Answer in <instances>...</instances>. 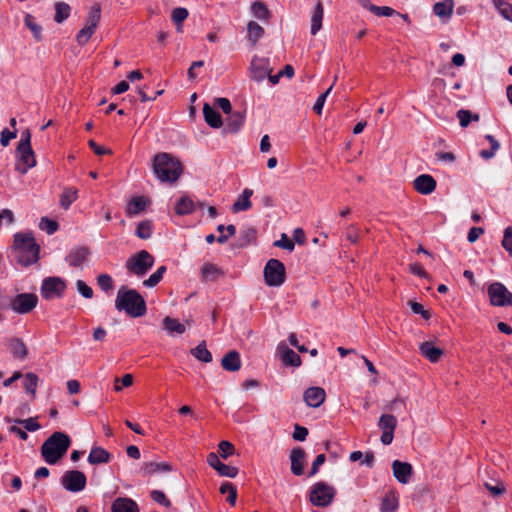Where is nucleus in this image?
Instances as JSON below:
<instances>
[{
    "instance_id": "0e129e2a",
    "label": "nucleus",
    "mask_w": 512,
    "mask_h": 512,
    "mask_svg": "<svg viewBox=\"0 0 512 512\" xmlns=\"http://www.w3.org/2000/svg\"><path fill=\"white\" fill-rule=\"evenodd\" d=\"M408 305L413 313L421 315L424 319H429L431 317L430 312L425 310L422 304L410 300Z\"/></svg>"
},
{
    "instance_id": "4c0bfd02",
    "label": "nucleus",
    "mask_w": 512,
    "mask_h": 512,
    "mask_svg": "<svg viewBox=\"0 0 512 512\" xmlns=\"http://www.w3.org/2000/svg\"><path fill=\"white\" fill-rule=\"evenodd\" d=\"M378 426L382 432H394L397 426V419L392 414H383L379 418Z\"/></svg>"
},
{
    "instance_id": "2f4dec72",
    "label": "nucleus",
    "mask_w": 512,
    "mask_h": 512,
    "mask_svg": "<svg viewBox=\"0 0 512 512\" xmlns=\"http://www.w3.org/2000/svg\"><path fill=\"white\" fill-rule=\"evenodd\" d=\"M195 209V204L189 196H182L175 205L176 214L183 216L192 213Z\"/></svg>"
},
{
    "instance_id": "f3484780",
    "label": "nucleus",
    "mask_w": 512,
    "mask_h": 512,
    "mask_svg": "<svg viewBox=\"0 0 512 512\" xmlns=\"http://www.w3.org/2000/svg\"><path fill=\"white\" fill-rule=\"evenodd\" d=\"M303 398L309 407L317 408L324 403L326 399V393L325 390L321 387H309L305 390Z\"/></svg>"
},
{
    "instance_id": "a211bd4d",
    "label": "nucleus",
    "mask_w": 512,
    "mask_h": 512,
    "mask_svg": "<svg viewBox=\"0 0 512 512\" xmlns=\"http://www.w3.org/2000/svg\"><path fill=\"white\" fill-rule=\"evenodd\" d=\"M414 189L423 195H429L436 189L435 179L428 174H421L413 181Z\"/></svg>"
},
{
    "instance_id": "09e8293b",
    "label": "nucleus",
    "mask_w": 512,
    "mask_h": 512,
    "mask_svg": "<svg viewBox=\"0 0 512 512\" xmlns=\"http://www.w3.org/2000/svg\"><path fill=\"white\" fill-rule=\"evenodd\" d=\"M4 420L7 423L15 422L18 424H21L24 426V428L28 431L34 432L38 429H40V425L37 423V421L34 418H28V419H15L13 420L11 417L6 416Z\"/></svg>"
},
{
    "instance_id": "f704fd0d",
    "label": "nucleus",
    "mask_w": 512,
    "mask_h": 512,
    "mask_svg": "<svg viewBox=\"0 0 512 512\" xmlns=\"http://www.w3.org/2000/svg\"><path fill=\"white\" fill-rule=\"evenodd\" d=\"M78 198V190L74 187H67L64 189L60 197V205L63 209L67 210L71 204Z\"/></svg>"
},
{
    "instance_id": "338daca9",
    "label": "nucleus",
    "mask_w": 512,
    "mask_h": 512,
    "mask_svg": "<svg viewBox=\"0 0 512 512\" xmlns=\"http://www.w3.org/2000/svg\"><path fill=\"white\" fill-rule=\"evenodd\" d=\"M346 239L351 244H356L359 238V229L356 225H350L347 227L345 232Z\"/></svg>"
},
{
    "instance_id": "9b49d317",
    "label": "nucleus",
    "mask_w": 512,
    "mask_h": 512,
    "mask_svg": "<svg viewBox=\"0 0 512 512\" xmlns=\"http://www.w3.org/2000/svg\"><path fill=\"white\" fill-rule=\"evenodd\" d=\"M37 303V295L32 293H22L18 294L11 300L10 307L13 311L19 314H27L37 306Z\"/></svg>"
},
{
    "instance_id": "4468645a",
    "label": "nucleus",
    "mask_w": 512,
    "mask_h": 512,
    "mask_svg": "<svg viewBox=\"0 0 512 512\" xmlns=\"http://www.w3.org/2000/svg\"><path fill=\"white\" fill-rule=\"evenodd\" d=\"M291 463V472L295 476H301L304 473V466L306 462V452L301 447H295L291 450L289 455Z\"/></svg>"
},
{
    "instance_id": "f8f14e48",
    "label": "nucleus",
    "mask_w": 512,
    "mask_h": 512,
    "mask_svg": "<svg viewBox=\"0 0 512 512\" xmlns=\"http://www.w3.org/2000/svg\"><path fill=\"white\" fill-rule=\"evenodd\" d=\"M17 163L15 169L21 173L26 174L29 169L36 165L35 154L31 146H22L16 148Z\"/></svg>"
},
{
    "instance_id": "39448f33",
    "label": "nucleus",
    "mask_w": 512,
    "mask_h": 512,
    "mask_svg": "<svg viewBox=\"0 0 512 512\" xmlns=\"http://www.w3.org/2000/svg\"><path fill=\"white\" fill-rule=\"evenodd\" d=\"M154 257L146 250L129 257L125 263L128 273L138 277L144 276L154 265Z\"/></svg>"
},
{
    "instance_id": "6ab92c4d",
    "label": "nucleus",
    "mask_w": 512,
    "mask_h": 512,
    "mask_svg": "<svg viewBox=\"0 0 512 512\" xmlns=\"http://www.w3.org/2000/svg\"><path fill=\"white\" fill-rule=\"evenodd\" d=\"M245 115L241 111H232L227 114L224 131L227 133H236L244 125Z\"/></svg>"
},
{
    "instance_id": "37998d69",
    "label": "nucleus",
    "mask_w": 512,
    "mask_h": 512,
    "mask_svg": "<svg viewBox=\"0 0 512 512\" xmlns=\"http://www.w3.org/2000/svg\"><path fill=\"white\" fill-rule=\"evenodd\" d=\"M38 381V376L32 372L27 373L24 377L23 387L26 392L31 394L32 398L35 397Z\"/></svg>"
},
{
    "instance_id": "f03ea898",
    "label": "nucleus",
    "mask_w": 512,
    "mask_h": 512,
    "mask_svg": "<svg viewBox=\"0 0 512 512\" xmlns=\"http://www.w3.org/2000/svg\"><path fill=\"white\" fill-rule=\"evenodd\" d=\"M115 308L133 318L142 317L147 312L146 302L142 295L137 290L125 286H121L117 292Z\"/></svg>"
},
{
    "instance_id": "e433bc0d",
    "label": "nucleus",
    "mask_w": 512,
    "mask_h": 512,
    "mask_svg": "<svg viewBox=\"0 0 512 512\" xmlns=\"http://www.w3.org/2000/svg\"><path fill=\"white\" fill-rule=\"evenodd\" d=\"M55 15L54 21L56 23H62L69 18L71 13V7L65 2H56L54 5Z\"/></svg>"
},
{
    "instance_id": "f257e3e1",
    "label": "nucleus",
    "mask_w": 512,
    "mask_h": 512,
    "mask_svg": "<svg viewBox=\"0 0 512 512\" xmlns=\"http://www.w3.org/2000/svg\"><path fill=\"white\" fill-rule=\"evenodd\" d=\"M12 249L21 266L28 267L39 260L40 246L36 243L31 231L15 233Z\"/></svg>"
},
{
    "instance_id": "8fccbe9b",
    "label": "nucleus",
    "mask_w": 512,
    "mask_h": 512,
    "mask_svg": "<svg viewBox=\"0 0 512 512\" xmlns=\"http://www.w3.org/2000/svg\"><path fill=\"white\" fill-rule=\"evenodd\" d=\"M398 508V499L393 495H386L381 502V512H395Z\"/></svg>"
},
{
    "instance_id": "774afa93",
    "label": "nucleus",
    "mask_w": 512,
    "mask_h": 512,
    "mask_svg": "<svg viewBox=\"0 0 512 512\" xmlns=\"http://www.w3.org/2000/svg\"><path fill=\"white\" fill-rule=\"evenodd\" d=\"M76 287L78 292L85 298L93 297V290L90 286H88L83 280H77Z\"/></svg>"
},
{
    "instance_id": "79ce46f5",
    "label": "nucleus",
    "mask_w": 512,
    "mask_h": 512,
    "mask_svg": "<svg viewBox=\"0 0 512 512\" xmlns=\"http://www.w3.org/2000/svg\"><path fill=\"white\" fill-rule=\"evenodd\" d=\"M251 11L253 16L259 20H268L270 17V11L261 1L253 2L251 5Z\"/></svg>"
},
{
    "instance_id": "423d86ee",
    "label": "nucleus",
    "mask_w": 512,
    "mask_h": 512,
    "mask_svg": "<svg viewBox=\"0 0 512 512\" xmlns=\"http://www.w3.org/2000/svg\"><path fill=\"white\" fill-rule=\"evenodd\" d=\"M335 495L336 490L333 486L317 482L311 487L309 500L314 506L326 507L331 504Z\"/></svg>"
},
{
    "instance_id": "de8ad7c7",
    "label": "nucleus",
    "mask_w": 512,
    "mask_h": 512,
    "mask_svg": "<svg viewBox=\"0 0 512 512\" xmlns=\"http://www.w3.org/2000/svg\"><path fill=\"white\" fill-rule=\"evenodd\" d=\"M221 494H226L227 502L231 505H235L237 500V489L230 482H223L219 489Z\"/></svg>"
},
{
    "instance_id": "c03bdc74",
    "label": "nucleus",
    "mask_w": 512,
    "mask_h": 512,
    "mask_svg": "<svg viewBox=\"0 0 512 512\" xmlns=\"http://www.w3.org/2000/svg\"><path fill=\"white\" fill-rule=\"evenodd\" d=\"M189 12L184 7H177L173 9L171 19L177 26V31H182V24L187 19Z\"/></svg>"
},
{
    "instance_id": "2eb2a0df",
    "label": "nucleus",
    "mask_w": 512,
    "mask_h": 512,
    "mask_svg": "<svg viewBox=\"0 0 512 512\" xmlns=\"http://www.w3.org/2000/svg\"><path fill=\"white\" fill-rule=\"evenodd\" d=\"M277 353L285 366L299 367L302 363L301 357L284 342L278 344Z\"/></svg>"
},
{
    "instance_id": "20e7f679",
    "label": "nucleus",
    "mask_w": 512,
    "mask_h": 512,
    "mask_svg": "<svg viewBox=\"0 0 512 512\" xmlns=\"http://www.w3.org/2000/svg\"><path fill=\"white\" fill-rule=\"evenodd\" d=\"M153 171L161 182L174 183L180 178L183 167L179 159L162 152L154 156Z\"/></svg>"
},
{
    "instance_id": "ddd939ff",
    "label": "nucleus",
    "mask_w": 512,
    "mask_h": 512,
    "mask_svg": "<svg viewBox=\"0 0 512 512\" xmlns=\"http://www.w3.org/2000/svg\"><path fill=\"white\" fill-rule=\"evenodd\" d=\"M272 68L269 64V59L254 56L251 61V78L257 82L263 81L269 73H271Z\"/></svg>"
},
{
    "instance_id": "4d7b16f0",
    "label": "nucleus",
    "mask_w": 512,
    "mask_h": 512,
    "mask_svg": "<svg viewBox=\"0 0 512 512\" xmlns=\"http://www.w3.org/2000/svg\"><path fill=\"white\" fill-rule=\"evenodd\" d=\"M371 12L377 16L391 17L394 15H400L399 12L388 6H376L371 8Z\"/></svg>"
},
{
    "instance_id": "ea45409f",
    "label": "nucleus",
    "mask_w": 512,
    "mask_h": 512,
    "mask_svg": "<svg viewBox=\"0 0 512 512\" xmlns=\"http://www.w3.org/2000/svg\"><path fill=\"white\" fill-rule=\"evenodd\" d=\"M248 30V39L249 41L255 45L260 38L264 35V29L257 22L250 21L247 26Z\"/></svg>"
},
{
    "instance_id": "412c9836",
    "label": "nucleus",
    "mask_w": 512,
    "mask_h": 512,
    "mask_svg": "<svg viewBox=\"0 0 512 512\" xmlns=\"http://www.w3.org/2000/svg\"><path fill=\"white\" fill-rule=\"evenodd\" d=\"M90 251L87 247L72 249L66 256V262L71 267H80L88 258Z\"/></svg>"
},
{
    "instance_id": "bf43d9fd",
    "label": "nucleus",
    "mask_w": 512,
    "mask_h": 512,
    "mask_svg": "<svg viewBox=\"0 0 512 512\" xmlns=\"http://www.w3.org/2000/svg\"><path fill=\"white\" fill-rule=\"evenodd\" d=\"M501 244L508 254L512 256V227L505 228Z\"/></svg>"
},
{
    "instance_id": "6e6d98bb",
    "label": "nucleus",
    "mask_w": 512,
    "mask_h": 512,
    "mask_svg": "<svg viewBox=\"0 0 512 512\" xmlns=\"http://www.w3.org/2000/svg\"><path fill=\"white\" fill-rule=\"evenodd\" d=\"M40 228L46 231L47 234L52 235L58 230V223L54 220H50L47 217L41 218Z\"/></svg>"
},
{
    "instance_id": "603ef678",
    "label": "nucleus",
    "mask_w": 512,
    "mask_h": 512,
    "mask_svg": "<svg viewBox=\"0 0 512 512\" xmlns=\"http://www.w3.org/2000/svg\"><path fill=\"white\" fill-rule=\"evenodd\" d=\"M97 284L104 292H109L114 288V281L108 274H100L97 277Z\"/></svg>"
},
{
    "instance_id": "0eeeda50",
    "label": "nucleus",
    "mask_w": 512,
    "mask_h": 512,
    "mask_svg": "<svg viewBox=\"0 0 512 512\" xmlns=\"http://www.w3.org/2000/svg\"><path fill=\"white\" fill-rule=\"evenodd\" d=\"M264 280L267 286H281L286 280L284 264L278 259H270L264 267Z\"/></svg>"
},
{
    "instance_id": "680f3d73",
    "label": "nucleus",
    "mask_w": 512,
    "mask_h": 512,
    "mask_svg": "<svg viewBox=\"0 0 512 512\" xmlns=\"http://www.w3.org/2000/svg\"><path fill=\"white\" fill-rule=\"evenodd\" d=\"M499 14L509 22H512V4L505 1L496 8Z\"/></svg>"
},
{
    "instance_id": "3c124183",
    "label": "nucleus",
    "mask_w": 512,
    "mask_h": 512,
    "mask_svg": "<svg viewBox=\"0 0 512 512\" xmlns=\"http://www.w3.org/2000/svg\"><path fill=\"white\" fill-rule=\"evenodd\" d=\"M96 29L91 27L84 26L77 34H76V42L80 46H84L88 43L92 35L95 33Z\"/></svg>"
},
{
    "instance_id": "a878e982",
    "label": "nucleus",
    "mask_w": 512,
    "mask_h": 512,
    "mask_svg": "<svg viewBox=\"0 0 512 512\" xmlns=\"http://www.w3.org/2000/svg\"><path fill=\"white\" fill-rule=\"evenodd\" d=\"M203 115L206 123L212 128H220L223 125L221 114L208 103L203 106Z\"/></svg>"
},
{
    "instance_id": "c9c22d12",
    "label": "nucleus",
    "mask_w": 512,
    "mask_h": 512,
    "mask_svg": "<svg viewBox=\"0 0 512 512\" xmlns=\"http://www.w3.org/2000/svg\"><path fill=\"white\" fill-rule=\"evenodd\" d=\"M191 354L201 362L209 363L212 361V354L207 349L205 341H202L195 348L191 349Z\"/></svg>"
},
{
    "instance_id": "69168bd1",
    "label": "nucleus",
    "mask_w": 512,
    "mask_h": 512,
    "mask_svg": "<svg viewBox=\"0 0 512 512\" xmlns=\"http://www.w3.org/2000/svg\"><path fill=\"white\" fill-rule=\"evenodd\" d=\"M333 86L331 85L324 93H322L316 100L314 106H313V110L315 111V113L317 114H321L322 113V109H323V106H324V103L326 101V98L328 96V94L331 92Z\"/></svg>"
},
{
    "instance_id": "e2e57ef3",
    "label": "nucleus",
    "mask_w": 512,
    "mask_h": 512,
    "mask_svg": "<svg viewBox=\"0 0 512 512\" xmlns=\"http://www.w3.org/2000/svg\"><path fill=\"white\" fill-rule=\"evenodd\" d=\"M274 245L276 247L286 249L288 251H293L295 247L294 242L290 240L285 233L281 235V238L279 240L274 242Z\"/></svg>"
},
{
    "instance_id": "a18cd8bd",
    "label": "nucleus",
    "mask_w": 512,
    "mask_h": 512,
    "mask_svg": "<svg viewBox=\"0 0 512 512\" xmlns=\"http://www.w3.org/2000/svg\"><path fill=\"white\" fill-rule=\"evenodd\" d=\"M153 223L151 220L140 222L136 228L135 234L138 238L146 240L152 235Z\"/></svg>"
},
{
    "instance_id": "cd10ccee",
    "label": "nucleus",
    "mask_w": 512,
    "mask_h": 512,
    "mask_svg": "<svg viewBox=\"0 0 512 512\" xmlns=\"http://www.w3.org/2000/svg\"><path fill=\"white\" fill-rule=\"evenodd\" d=\"M9 351L14 358L25 360L28 355V349L20 338H11L9 341Z\"/></svg>"
},
{
    "instance_id": "473e14b6",
    "label": "nucleus",
    "mask_w": 512,
    "mask_h": 512,
    "mask_svg": "<svg viewBox=\"0 0 512 512\" xmlns=\"http://www.w3.org/2000/svg\"><path fill=\"white\" fill-rule=\"evenodd\" d=\"M147 200L142 196L133 197L127 207L128 215H137L144 211L147 207Z\"/></svg>"
},
{
    "instance_id": "72a5a7b5",
    "label": "nucleus",
    "mask_w": 512,
    "mask_h": 512,
    "mask_svg": "<svg viewBox=\"0 0 512 512\" xmlns=\"http://www.w3.org/2000/svg\"><path fill=\"white\" fill-rule=\"evenodd\" d=\"M101 19V7L98 3H95L88 12L85 19V26L96 29Z\"/></svg>"
},
{
    "instance_id": "7c9ffc66",
    "label": "nucleus",
    "mask_w": 512,
    "mask_h": 512,
    "mask_svg": "<svg viewBox=\"0 0 512 512\" xmlns=\"http://www.w3.org/2000/svg\"><path fill=\"white\" fill-rule=\"evenodd\" d=\"M223 272L219 267L211 263H205L201 268V276L203 281L214 282L218 280Z\"/></svg>"
},
{
    "instance_id": "49530a36",
    "label": "nucleus",
    "mask_w": 512,
    "mask_h": 512,
    "mask_svg": "<svg viewBox=\"0 0 512 512\" xmlns=\"http://www.w3.org/2000/svg\"><path fill=\"white\" fill-rule=\"evenodd\" d=\"M457 118L460 126L462 128H466L471 121H479L480 116L478 114H473L470 110L460 109L457 112Z\"/></svg>"
},
{
    "instance_id": "a19ab883",
    "label": "nucleus",
    "mask_w": 512,
    "mask_h": 512,
    "mask_svg": "<svg viewBox=\"0 0 512 512\" xmlns=\"http://www.w3.org/2000/svg\"><path fill=\"white\" fill-rule=\"evenodd\" d=\"M163 325L165 329L170 333L183 334L186 330L185 326L179 322V320L166 316L163 319Z\"/></svg>"
},
{
    "instance_id": "58836bf2",
    "label": "nucleus",
    "mask_w": 512,
    "mask_h": 512,
    "mask_svg": "<svg viewBox=\"0 0 512 512\" xmlns=\"http://www.w3.org/2000/svg\"><path fill=\"white\" fill-rule=\"evenodd\" d=\"M25 26L32 32L37 42L42 40V26L39 25L31 14L24 17Z\"/></svg>"
},
{
    "instance_id": "aec40b11",
    "label": "nucleus",
    "mask_w": 512,
    "mask_h": 512,
    "mask_svg": "<svg viewBox=\"0 0 512 512\" xmlns=\"http://www.w3.org/2000/svg\"><path fill=\"white\" fill-rule=\"evenodd\" d=\"M454 10V0H443L433 5V12L443 23H447Z\"/></svg>"
},
{
    "instance_id": "393cba45",
    "label": "nucleus",
    "mask_w": 512,
    "mask_h": 512,
    "mask_svg": "<svg viewBox=\"0 0 512 512\" xmlns=\"http://www.w3.org/2000/svg\"><path fill=\"white\" fill-rule=\"evenodd\" d=\"M420 353L432 363H436L443 355L442 349L435 347L432 342L426 341L419 346Z\"/></svg>"
},
{
    "instance_id": "864d4df0",
    "label": "nucleus",
    "mask_w": 512,
    "mask_h": 512,
    "mask_svg": "<svg viewBox=\"0 0 512 512\" xmlns=\"http://www.w3.org/2000/svg\"><path fill=\"white\" fill-rule=\"evenodd\" d=\"M256 231L254 228H246L241 231L239 237V245L241 247H245L249 245L252 240L255 238Z\"/></svg>"
},
{
    "instance_id": "5fc2aeb1",
    "label": "nucleus",
    "mask_w": 512,
    "mask_h": 512,
    "mask_svg": "<svg viewBox=\"0 0 512 512\" xmlns=\"http://www.w3.org/2000/svg\"><path fill=\"white\" fill-rule=\"evenodd\" d=\"M219 448V455L223 459H227L229 456L233 455L235 452L234 445L230 443L229 441H221L218 444Z\"/></svg>"
},
{
    "instance_id": "1a4fd4ad",
    "label": "nucleus",
    "mask_w": 512,
    "mask_h": 512,
    "mask_svg": "<svg viewBox=\"0 0 512 512\" xmlns=\"http://www.w3.org/2000/svg\"><path fill=\"white\" fill-rule=\"evenodd\" d=\"M61 485L69 492L77 493L85 489L87 478L79 470H68L61 477Z\"/></svg>"
},
{
    "instance_id": "b1692460",
    "label": "nucleus",
    "mask_w": 512,
    "mask_h": 512,
    "mask_svg": "<svg viewBox=\"0 0 512 512\" xmlns=\"http://www.w3.org/2000/svg\"><path fill=\"white\" fill-rule=\"evenodd\" d=\"M112 512H139L138 504L131 498L118 497L114 500Z\"/></svg>"
},
{
    "instance_id": "6e6552de",
    "label": "nucleus",
    "mask_w": 512,
    "mask_h": 512,
    "mask_svg": "<svg viewBox=\"0 0 512 512\" xmlns=\"http://www.w3.org/2000/svg\"><path fill=\"white\" fill-rule=\"evenodd\" d=\"M489 302L492 306H512V293L501 282H493L487 288Z\"/></svg>"
},
{
    "instance_id": "052dcab7",
    "label": "nucleus",
    "mask_w": 512,
    "mask_h": 512,
    "mask_svg": "<svg viewBox=\"0 0 512 512\" xmlns=\"http://www.w3.org/2000/svg\"><path fill=\"white\" fill-rule=\"evenodd\" d=\"M150 496L155 502H157L165 507L171 506L170 500L167 499L166 495L161 490H152L150 493Z\"/></svg>"
},
{
    "instance_id": "5701e85b",
    "label": "nucleus",
    "mask_w": 512,
    "mask_h": 512,
    "mask_svg": "<svg viewBox=\"0 0 512 512\" xmlns=\"http://www.w3.org/2000/svg\"><path fill=\"white\" fill-rule=\"evenodd\" d=\"M221 366L229 372H236L241 368V358L239 352L231 350L224 355L221 360Z\"/></svg>"
},
{
    "instance_id": "c85d7f7f",
    "label": "nucleus",
    "mask_w": 512,
    "mask_h": 512,
    "mask_svg": "<svg viewBox=\"0 0 512 512\" xmlns=\"http://www.w3.org/2000/svg\"><path fill=\"white\" fill-rule=\"evenodd\" d=\"M253 195V190L249 188H245L242 191V194L239 195L238 199L232 206V210L234 213H238L240 211H247L251 208L252 203L250 201L251 196Z\"/></svg>"
},
{
    "instance_id": "dca6fc26",
    "label": "nucleus",
    "mask_w": 512,
    "mask_h": 512,
    "mask_svg": "<svg viewBox=\"0 0 512 512\" xmlns=\"http://www.w3.org/2000/svg\"><path fill=\"white\" fill-rule=\"evenodd\" d=\"M392 471L397 481L402 484H407L413 474L412 465L410 463L401 462L399 460H394L392 462Z\"/></svg>"
},
{
    "instance_id": "9d476101",
    "label": "nucleus",
    "mask_w": 512,
    "mask_h": 512,
    "mask_svg": "<svg viewBox=\"0 0 512 512\" xmlns=\"http://www.w3.org/2000/svg\"><path fill=\"white\" fill-rule=\"evenodd\" d=\"M66 284L59 277H47L41 286V296L46 300L62 297Z\"/></svg>"
},
{
    "instance_id": "c756f323",
    "label": "nucleus",
    "mask_w": 512,
    "mask_h": 512,
    "mask_svg": "<svg viewBox=\"0 0 512 512\" xmlns=\"http://www.w3.org/2000/svg\"><path fill=\"white\" fill-rule=\"evenodd\" d=\"M324 15V8L321 1L316 4L311 16V34L316 35L321 27Z\"/></svg>"
},
{
    "instance_id": "4be33fe9",
    "label": "nucleus",
    "mask_w": 512,
    "mask_h": 512,
    "mask_svg": "<svg viewBox=\"0 0 512 512\" xmlns=\"http://www.w3.org/2000/svg\"><path fill=\"white\" fill-rule=\"evenodd\" d=\"M170 471H172V466L167 462H145L140 469V473L144 477Z\"/></svg>"
},
{
    "instance_id": "13d9d810",
    "label": "nucleus",
    "mask_w": 512,
    "mask_h": 512,
    "mask_svg": "<svg viewBox=\"0 0 512 512\" xmlns=\"http://www.w3.org/2000/svg\"><path fill=\"white\" fill-rule=\"evenodd\" d=\"M217 473L223 477L235 478L238 474V468L222 463L217 469Z\"/></svg>"
},
{
    "instance_id": "bb28decb",
    "label": "nucleus",
    "mask_w": 512,
    "mask_h": 512,
    "mask_svg": "<svg viewBox=\"0 0 512 512\" xmlns=\"http://www.w3.org/2000/svg\"><path fill=\"white\" fill-rule=\"evenodd\" d=\"M111 459V454L102 447H92L88 455L87 461L91 465H98L108 463Z\"/></svg>"
},
{
    "instance_id": "7ed1b4c3",
    "label": "nucleus",
    "mask_w": 512,
    "mask_h": 512,
    "mask_svg": "<svg viewBox=\"0 0 512 512\" xmlns=\"http://www.w3.org/2000/svg\"><path fill=\"white\" fill-rule=\"evenodd\" d=\"M71 445L70 437L60 431L52 433L41 446V456L49 465L58 463Z\"/></svg>"
}]
</instances>
